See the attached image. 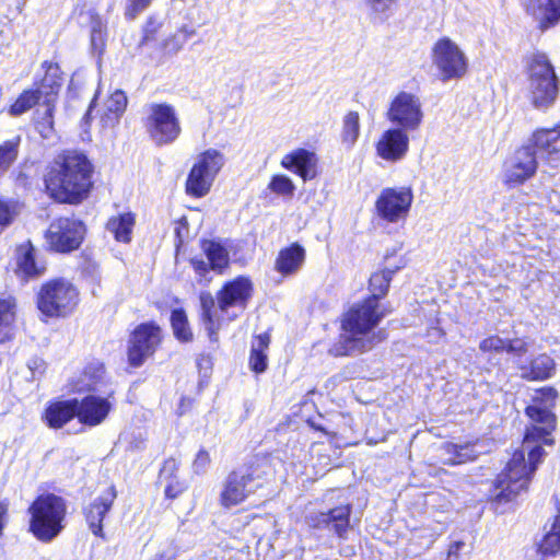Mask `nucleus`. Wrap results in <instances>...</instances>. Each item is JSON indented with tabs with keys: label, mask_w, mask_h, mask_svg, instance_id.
Masks as SVG:
<instances>
[{
	"label": "nucleus",
	"mask_w": 560,
	"mask_h": 560,
	"mask_svg": "<svg viewBox=\"0 0 560 560\" xmlns=\"http://www.w3.org/2000/svg\"><path fill=\"white\" fill-rule=\"evenodd\" d=\"M161 483L164 485V492L168 499L177 498L186 489L185 481L180 480L178 477L171 478Z\"/></svg>",
	"instance_id": "obj_46"
},
{
	"label": "nucleus",
	"mask_w": 560,
	"mask_h": 560,
	"mask_svg": "<svg viewBox=\"0 0 560 560\" xmlns=\"http://www.w3.org/2000/svg\"><path fill=\"white\" fill-rule=\"evenodd\" d=\"M43 67L46 69V72L35 90L43 97L42 105H55L62 85L61 71L57 63L44 62Z\"/></svg>",
	"instance_id": "obj_25"
},
{
	"label": "nucleus",
	"mask_w": 560,
	"mask_h": 560,
	"mask_svg": "<svg viewBox=\"0 0 560 560\" xmlns=\"http://www.w3.org/2000/svg\"><path fill=\"white\" fill-rule=\"evenodd\" d=\"M528 91L532 105L538 110H547L559 95V78L548 56L533 54L527 60Z\"/></svg>",
	"instance_id": "obj_5"
},
{
	"label": "nucleus",
	"mask_w": 560,
	"mask_h": 560,
	"mask_svg": "<svg viewBox=\"0 0 560 560\" xmlns=\"http://www.w3.org/2000/svg\"><path fill=\"white\" fill-rule=\"evenodd\" d=\"M151 24H152V21L150 20V21L148 22V25H147L145 30H144V33H145L144 38H143L144 40L150 39V37L153 35V34H151V33L149 32V26H150Z\"/></svg>",
	"instance_id": "obj_54"
},
{
	"label": "nucleus",
	"mask_w": 560,
	"mask_h": 560,
	"mask_svg": "<svg viewBox=\"0 0 560 560\" xmlns=\"http://www.w3.org/2000/svg\"><path fill=\"white\" fill-rule=\"evenodd\" d=\"M253 282L248 277L238 276L224 283L217 293L220 311L226 312L231 307L244 310L253 294Z\"/></svg>",
	"instance_id": "obj_16"
},
{
	"label": "nucleus",
	"mask_w": 560,
	"mask_h": 560,
	"mask_svg": "<svg viewBox=\"0 0 560 560\" xmlns=\"http://www.w3.org/2000/svg\"><path fill=\"white\" fill-rule=\"evenodd\" d=\"M316 154L305 149L294 150L281 160L282 167L298 174L304 182L316 176Z\"/></svg>",
	"instance_id": "obj_22"
},
{
	"label": "nucleus",
	"mask_w": 560,
	"mask_h": 560,
	"mask_svg": "<svg viewBox=\"0 0 560 560\" xmlns=\"http://www.w3.org/2000/svg\"><path fill=\"white\" fill-rule=\"evenodd\" d=\"M268 188L272 192L284 197H292L295 190L293 182L285 175H275Z\"/></svg>",
	"instance_id": "obj_43"
},
{
	"label": "nucleus",
	"mask_w": 560,
	"mask_h": 560,
	"mask_svg": "<svg viewBox=\"0 0 560 560\" xmlns=\"http://www.w3.org/2000/svg\"><path fill=\"white\" fill-rule=\"evenodd\" d=\"M539 550L544 556L560 553V515L556 517L551 530L544 537Z\"/></svg>",
	"instance_id": "obj_40"
},
{
	"label": "nucleus",
	"mask_w": 560,
	"mask_h": 560,
	"mask_svg": "<svg viewBox=\"0 0 560 560\" xmlns=\"http://www.w3.org/2000/svg\"><path fill=\"white\" fill-rule=\"evenodd\" d=\"M105 46V34L100 23H95L91 32V47L94 51L102 52Z\"/></svg>",
	"instance_id": "obj_48"
},
{
	"label": "nucleus",
	"mask_w": 560,
	"mask_h": 560,
	"mask_svg": "<svg viewBox=\"0 0 560 560\" xmlns=\"http://www.w3.org/2000/svg\"><path fill=\"white\" fill-rule=\"evenodd\" d=\"M387 119L398 128L416 131L423 121L424 113L418 95L401 91L390 102Z\"/></svg>",
	"instance_id": "obj_12"
},
{
	"label": "nucleus",
	"mask_w": 560,
	"mask_h": 560,
	"mask_svg": "<svg viewBox=\"0 0 560 560\" xmlns=\"http://www.w3.org/2000/svg\"><path fill=\"white\" fill-rule=\"evenodd\" d=\"M35 113L36 129L44 139H49L54 133V109L55 105H42Z\"/></svg>",
	"instance_id": "obj_37"
},
{
	"label": "nucleus",
	"mask_w": 560,
	"mask_h": 560,
	"mask_svg": "<svg viewBox=\"0 0 560 560\" xmlns=\"http://www.w3.org/2000/svg\"><path fill=\"white\" fill-rule=\"evenodd\" d=\"M526 12L534 18L540 30L555 26L560 21V0H525Z\"/></svg>",
	"instance_id": "obj_23"
},
{
	"label": "nucleus",
	"mask_w": 560,
	"mask_h": 560,
	"mask_svg": "<svg viewBox=\"0 0 560 560\" xmlns=\"http://www.w3.org/2000/svg\"><path fill=\"white\" fill-rule=\"evenodd\" d=\"M556 397L557 393L553 388H542L537 393L535 402L526 408V413L533 424L527 429L522 450L513 454L505 470L498 476L497 492L493 495V501L497 504L510 502L525 490L530 475L542 460L545 451L540 445L532 447V442L552 444L549 435L555 429V416L551 412V407Z\"/></svg>",
	"instance_id": "obj_1"
},
{
	"label": "nucleus",
	"mask_w": 560,
	"mask_h": 560,
	"mask_svg": "<svg viewBox=\"0 0 560 560\" xmlns=\"http://www.w3.org/2000/svg\"><path fill=\"white\" fill-rule=\"evenodd\" d=\"M171 324L174 336L182 342L192 340V332L188 325V319L183 310H174L171 315Z\"/></svg>",
	"instance_id": "obj_39"
},
{
	"label": "nucleus",
	"mask_w": 560,
	"mask_h": 560,
	"mask_svg": "<svg viewBox=\"0 0 560 560\" xmlns=\"http://www.w3.org/2000/svg\"><path fill=\"white\" fill-rule=\"evenodd\" d=\"M20 137L5 141L0 145V177L11 167L19 154Z\"/></svg>",
	"instance_id": "obj_38"
},
{
	"label": "nucleus",
	"mask_w": 560,
	"mask_h": 560,
	"mask_svg": "<svg viewBox=\"0 0 560 560\" xmlns=\"http://www.w3.org/2000/svg\"><path fill=\"white\" fill-rule=\"evenodd\" d=\"M390 280L392 271L389 270L373 273L370 278V298L380 302V299L386 294Z\"/></svg>",
	"instance_id": "obj_41"
},
{
	"label": "nucleus",
	"mask_w": 560,
	"mask_h": 560,
	"mask_svg": "<svg viewBox=\"0 0 560 560\" xmlns=\"http://www.w3.org/2000/svg\"><path fill=\"white\" fill-rule=\"evenodd\" d=\"M408 130L395 127L384 131L375 144L376 154L386 162L396 163L409 151Z\"/></svg>",
	"instance_id": "obj_17"
},
{
	"label": "nucleus",
	"mask_w": 560,
	"mask_h": 560,
	"mask_svg": "<svg viewBox=\"0 0 560 560\" xmlns=\"http://www.w3.org/2000/svg\"><path fill=\"white\" fill-rule=\"evenodd\" d=\"M78 303V289L62 278L44 283L37 294V307L47 317H65L75 310Z\"/></svg>",
	"instance_id": "obj_9"
},
{
	"label": "nucleus",
	"mask_w": 560,
	"mask_h": 560,
	"mask_svg": "<svg viewBox=\"0 0 560 560\" xmlns=\"http://www.w3.org/2000/svg\"><path fill=\"white\" fill-rule=\"evenodd\" d=\"M74 401L77 418L82 424L89 427H96L104 422L113 408L110 396L88 395L83 399H74Z\"/></svg>",
	"instance_id": "obj_19"
},
{
	"label": "nucleus",
	"mask_w": 560,
	"mask_h": 560,
	"mask_svg": "<svg viewBox=\"0 0 560 560\" xmlns=\"http://www.w3.org/2000/svg\"><path fill=\"white\" fill-rule=\"evenodd\" d=\"M175 39H176V37H174V38H173L172 40H170V42H166V43H165V48H167V49H172V50H174V51H177L178 49H180V47L183 46V42H176V43L172 46V48H170V46H171L172 42H174Z\"/></svg>",
	"instance_id": "obj_53"
},
{
	"label": "nucleus",
	"mask_w": 560,
	"mask_h": 560,
	"mask_svg": "<svg viewBox=\"0 0 560 560\" xmlns=\"http://www.w3.org/2000/svg\"><path fill=\"white\" fill-rule=\"evenodd\" d=\"M150 2L151 0H129L126 14L130 19H135L141 11H143L150 4Z\"/></svg>",
	"instance_id": "obj_51"
},
{
	"label": "nucleus",
	"mask_w": 560,
	"mask_h": 560,
	"mask_svg": "<svg viewBox=\"0 0 560 560\" xmlns=\"http://www.w3.org/2000/svg\"><path fill=\"white\" fill-rule=\"evenodd\" d=\"M45 264L36 259V252L31 242L19 245L15 249V275L22 280L39 277L44 273Z\"/></svg>",
	"instance_id": "obj_21"
},
{
	"label": "nucleus",
	"mask_w": 560,
	"mask_h": 560,
	"mask_svg": "<svg viewBox=\"0 0 560 560\" xmlns=\"http://www.w3.org/2000/svg\"><path fill=\"white\" fill-rule=\"evenodd\" d=\"M42 101L43 97L36 90H25L10 106L9 114L14 117L21 116L30 110L34 105L38 104L40 106Z\"/></svg>",
	"instance_id": "obj_36"
},
{
	"label": "nucleus",
	"mask_w": 560,
	"mask_h": 560,
	"mask_svg": "<svg viewBox=\"0 0 560 560\" xmlns=\"http://www.w3.org/2000/svg\"><path fill=\"white\" fill-rule=\"evenodd\" d=\"M209 464H210L209 453L206 450H200L197 453L196 458L192 463V468H194L195 472L201 474L207 469Z\"/></svg>",
	"instance_id": "obj_50"
},
{
	"label": "nucleus",
	"mask_w": 560,
	"mask_h": 560,
	"mask_svg": "<svg viewBox=\"0 0 560 560\" xmlns=\"http://www.w3.org/2000/svg\"><path fill=\"white\" fill-rule=\"evenodd\" d=\"M95 100H96V96L93 98V101H92V103H91V105H90V107H89V110H88V113H86V115H85V117H84V119H85V120H88V119H89V117H90V113H91V110H92V107H93V105H94Z\"/></svg>",
	"instance_id": "obj_55"
},
{
	"label": "nucleus",
	"mask_w": 560,
	"mask_h": 560,
	"mask_svg": "<svg viewBox=\"0 0 560 560\" xmlns=\"http://www.w3.org/2000/svg\"><path fill=\"white\" fill-rule=\"evenodd\" d=\"M397 0H365L374 13L386 14L395 5Z\"/></svg>",
	"instance_id": "obj_49"
},
{
	"label": "nucleus",
	"mask_w": 560,
	"mask_h": 560,
	"mask_svg": "<svg viewBox=\"0 0 560 560\" xmlns=\"http://www.w3.org/2000/svg\"><path fill=\"white\" fill-rule=\"evenodd\" d=\"M412 201L413 194L410 187L384 188L375 201L376 213L388 223H397L407 218Z\"/></svg>",
	"instance_id": "obj_14"
},
{
	"label": "nucleus",
	"mask_w": 560,
	"mask_h": 560,
	"mask_svg": "<svg viewBox=\"0 0 560 560\" xmlns=\"http://www.w3.org/2000/svg\"><path fill=\"white\" fill-rule=\"evenodd\" d=\"M359 136H360L359 114L357 112H349L343 117L342 133H341L342 143L348 149H351L355 144Z\"/></svg>",
	"instance_id": "obj_35"
},
{
	"label": "nucleus",
	"mask_w": 560,
	"mask_h": 560,
	"mask_svg": "<svg viewBox=\"0 0 560 560\" xmlns=\"http://www.w3.org/2000/svg\"><path fill=\"white\" fill-rule=\"evenodd\" d=\"M224 162V155L215 149H209L199 154L188 174L186 192L196 198L206 196Z\"/></svg>",
	"instance_id": "obj_11"
},
{
	"label": "nucleus",
	"mask_w": 560,
	"mask_h": 560,
	"mask_svg": "<svg viewBox=\"0 0 560 560\" xmlns=\"http://www.w3.org/2000/svg\"><path fill=\"white\" fill-rule=\"evenodd\" d=\"M162 341L161 328L153 323L139 325L132 332L128 359L131 365L140 366L145 359L151 357Z\"/></svg>",
	"instance_id": "obj_15"
},
{
	"label": "nucleus",
	"mask_w": 560,
	"mask_h": 560,
	"mask_svg": "<svg viewBox=\"0 0 560 560\" xmlns=\"http://www.w3.org/2000/svg\"><path fill=\"white\" fill-rule=\"evenodd\" d=\"M271 475L272 468L267 459L257 460L245 472L233 471L223 486L221 504L226 509L241 504L262 488Z\"/></svg>",
	"instance_id": "obj_7"
},
{
	"label": "nucleus",
	"mask_w": 560,
	"mask_h": 560,
	"mask_svg": "<svg viewBox=\"0 0 560 560\" xmlns=\"http://www.w3.org/2000/svg\"><path fill=\"white\" fill-rule=\"evenodd\" d=\"M533 145L516 150L504 164V183L518 186L533 177L537 171V156L555 166L560 162V125L534 133Z\"/></svg>",
	"instance_id": "obj_4"
},
{
	"label": "nucleus",
	"mask_w": 560,
	"mask_h": 560,
	"mask_svg": "<svg viewBox=\"0 0 560 560\" xmlns=\"http://www.w3.org/2000/svg\"><path fill=\"white\" fill-rule=\"evenodd\" d=\"M528 351V343L521 338L508 340L505 345V352L513 355L514 362L517 365V362L525 363L522 358Z\"/></svg>",
	"instance_id": "obj_44"
},
{
	"label": "nucleus",
	"mask_w": 560,
	"mask_h": 560,
	"mask_svg": "<svg viewBox=\"0 0 560 560\" xmlns=\"http://www.w3.org/2000/svg\"><path fill=\"white\" fill-rule=\"evenodd\" d=\"M73 417H77L74 399L52 402L45 410V419L51 428H61Z\"/></svg>",
	"instance_id": "obj_30"
},
{
	"label": "nucleus",
	"mask_w": 560,
	"mask_h": 560,
	"mask_svg": "<svg viewBox=\"0 0 560 560\" xmlns=\"http://www.w3.org/2000/svg\"><path fill=\"white\" fill-rule=\"evenodd\" d=\"M350 505H342L328 512L311 511L305 516V522L311 528H331L339 537H345L350 523Z\"/></svg>",
	"instance_id": "obj_18"
},
{
	"label": "nucleus",
	"mask_w": 560,
	"mask_h": 560,
	"mask_svg": "<svg viewBox=\"0 0 560 560\" xmlns=\"http://www.w3.org/2000/svg\"><path fill=\"white\" fill-rule=\"evenodd\" d=\"M85 228L74 218L54 220L45 235L49 248L57 253H69L77 249L83 241Z\"/></svg>",
	"instance_id": "obj_13"
},
{
	"label": "nucleus",
	"mask_w": 560,
	"mask_h": 560,
	"mask_svg": "<svg viewBox=\"0 0 560 560\" xmlns=\"http://www.w3.org/2000/svg\"><path fill=\"white\" fill-rule=\"evenodd\" d=\"M270 336L268 332L256 336L252 341L249 355V368L255 373H262L268 366V357L266 351L269 348Z\"/></svg>",
	"instance_id": "obj_31"
},
{
	"label": "nucleus",
	"mask_w": 560,
	"mask_h": 560,
	"mask_svg": "<svg viewBox=\"0 0 560 560\" xmlns=\"http://www.w3.org/2000/svg\"><path fill=\"white\" fill-rule=\"evenodd\" d=\"M304 260L305 249L299 244H293L280 250L276 260V270L283 276L293 275L300 270Z\"/></svg>",
	"instance_id": "obj_27"
},
{
	"label": "nucleus",
	"mask_w": 560,
	"mask_h": 560,
	"mask_svg": "<svg viewBox=\"0 0 560 560\" xmlns=\"http://www.w3.org/2000/svg\"><path fill=\"white\" fill-rule=\"evenodd\" d=\"M15 320V301L11 296L0 295V342L11 337Z\"/></svg>",
	"instance_id": "obj_33"
},
{
	"label": "nucleus",
	"mask_w": 560,
	"mask_h": 560,
	"mask_svg": "<svg viewBox=\"0 0 560 560\" xmlns=\"http://www.w3.org/2000/svg\"><path fill=\"white\" fill-rule=\"evenodd\" d=\"M116 499L114 487L104 491L93 503L86 509L85 517L90 529L96 536L103 537L102 522L106 513L112 508Z\"/></svg>",
	"instance_id": "obj_24"
},
{
	"label": "nucleus",
	"mask_w": 560,
	"mask_h": 560,
	"mask_svg": "<svg viewBox=\"0 0 560 560\" xmlns=\"http://www.w3.org/2000/svg\"><path fill=\"white\" fill-rule=\"evenodd\" d=\"M156 28H158V25H154V23L152 22V24L149 26V32L151 34H153L156 31Z\"/></svg>",
	"instance_id": "obj_56"
},
{
	"label": "nucleus",
	"mask_w": 560,
	"mask_h": 560,
	"mask_svg": "<svg viewBox=\"0 0 560 560\" xmlns=\"http://www.w3.org/2000/svg\"><path fill=\"white\" fill-rule=\"evenodd\" d=\"M505 345H506V339H502L499 336H490L480 342L479 349L482 352L500 353V352L505 351Z\"/></svg>",
	"instance_id": "obj_45"
},
{
	"label": "nucleus",
	"mask_w": 560,
	"mask_h": 560,
	"mask_svg": "<svg viewBox=\"0 0 560 560\" xmlns=\"http://www.w3.org/2000/svg\"><path fill=\"white\" fill-rule=\"evenodd\" d=\"M202 252L207 257V261L202 258L195 257L191 265L197 273L203 276L209 269L221 272L229 265V253L226 248L214 241H203Z\"/></svg>",
	"instance_id": "obj_20"
},
{
	"label": "nucleus",
	"mask_w": 560,
	"mask_h": 560,
	"mask_svg": "<svg viewBox=\"0 0 560 560\" xmlns=\"http://www.w3.org/2000/svg\"><path fill=\"white\" fill-rule=\"evenodd\" d=\"M442 450L446 455H448V457L444 459V464L451 466L472 460L477 456L472 447L468 444L457 445L447 443L442 447Z\"/></svg>",
	"instance_id": "obj_34"
},
{
	"label": "nucleus",
	"mask_w": 560,
	"mask_h": 560,
	"mask_svg": "<svg viewBox=\"0 0 560 560\" xmlns=\"http://www.w3.org/2000/svg\"><path fill=\"white\" fill-rule=\"evenodd\" d=\"M179 463L175 458H167L160 470V482L171 478H177Z\"/></svg>",
	"instance_id": "obj_47"
},
{
	"label": "nucleus",
	"mask_w": 560,
	"mask_h": 560,
	"mask_svg": "<svg viewBox=\"0 0 560 560\" xmlns=\"http://www.w3.org/2000/svg\"><path fill=\"white\" fill-rule=\"evenodd\" d=\"M91 174L92 165L84 154L67 151L54 160L45 185L54 199L77 203L88 196L92 185Z\"/></svg>",
	"instance_id": "obj_3"
},
{
	"label": "nucleus",
	"mask_w": 560,
	"mask_h": 560,
	"mask_svg": "<svg viewBox=\"0 0 560 560\" xmlns=\"http://www.w3.org/2000/svg\"><path fill=\"white\" fill-rule=\"evenodd\" d=\"M135 225V217L131 213H122L108 220L106 229L115 240L122 243L131 241V233Z\"/></svg>",
	"instance_id": "obj_32"
},
{
	"label": "nucleus",
	"mask_w": 560,
	"mask_h": 560,
	"mask_svg": "<svg viewBox=\"0 0 560 560\" xmlns=\"http://www.w3.org/2000/svg\"><path fill=\"white\" fill-rule=\"evenodd\" d=\"M30 530L40 541H51L63 529L65 501L55 494L39 495L28 508Z\"/></svg>",
	"instance_id": "obj_6"
},
{
	"label": "nucleus",
	"mask_w": 560,
	"mask_h": 560,
	"mask_svg": "<svg viewBox=\"0 0 560 560\" xmlns=\"http://www.w3.org/2000/svg\"><path fill=\"white\" fill-rule=\"evenodd\" d=\"M465 544L463 541H455L448 548V558L457 557L459 551L464 548Z\"/></svg>",
	"instance_id": "obj_52"
},
{
	"label": "nucleus",
	"mask_w": 560,
	"mask_h": 560,
	"mask_svg": "<svg viewBox=\"0 0 560 560\" xmlns=\"http://www.w3.org/2000/svg\"><path fill=\"white\" fill-rule=\"evenodd\" d=\"M143 126L150 140L159 147L175 142L182 132L177 112L167 103L147 105Z\"/></svg>",
	"instance_id": "obj_8"
},
{
	"label": "nucleus",
	"mask_w": 560,
	"mask_h": 560,
	"mask_svg": "<svg viewBox=\"0 0 560 560\" xmlns=\"http://www.w3.org/2000/svg\"><path fill=\"white\" fill-rule=\"evenodd\" d=\"M20 213V205L11 199H0V234L9 228Z\"/></svg>",
	"instance_id": "obj_42"
},
{
	"label": "nucleus",
	"mask_w": 560,
	"mask_h": 560,
	"mask_svg": "<svg viewBox=\"0 0 560 560\" xmlns=\"http://www.w3.org/2000/svg\"><path fill=\"white\" fill-rule=\"evenodd\" d=\"M201 318L211 342H218L220 322L214 310L215 300L209 292H201L200 296Z\"/></svg>",
	"instance_id": "obj_29"
},
{
	"label": "nucleus",
	"mask_w": 560,
	"mask_h": 560,
	"mask_svg": "<svg viewBox=\"0 0 560 560\" xmlns=\"http://www.w3.org/2000/svg\"><path fill=\"white\" fill-rule=\"evenodd\" d=\"M127 96L121 90L114 91L104 102L101 121L103 127L114 128L119 124L127 107Z\"/></svg>",
	"instance_id": "obj_26"
},
{
	"label": "nucleus",
	"mask_w": 560,
	"mask_h": 560,
	"mask_svg": "<svg viewBox=\"0 0 560 560\" xmlns=\"http://www.w3.org/2000/svg\"><path fill=\"white\" fill-rule=\"evenodd\" d=\"M388 312L374 298H368L354 304L343 316L345 332L331 347L330 353L336 357L353 355L371 350L377 342L385 339L384 331L372 330Z\"/></svg>",
	"instance_id": "obj_2"
},
{
	"label": "nucleus",
	"mask_w": 560,
	"mask_h": 560,
	"mask_svg": "<svg viewBox=\"0 0 560 560\" xmlns=\"http://www.w3.org/2000/svg\"><path fill=\"white\" fill-rule=\"evenodd\" d=\"M431 61L442 82L463 79L469 68L464 49L447 36L439 38L431 48Z\"/></svg>",
	"instance_id": "obj_10"
},
{
	"label": "nucleus",
	"mask_w": 560,
	"mask_h": 560,
	"mask_svg": "<svg viewBox=\"0 0 560 560\" xmlns=\"http://www.w3.org/2000/svg\"><path fill=\"white\" fill-rule=\"evenodd\" d=\"M517 368L523 378L546 380L552 375L555 362L549 355L540 354L529 363L517 362Z\"/></svg>",
	"instance_id": "obj_28"
}]
</instances>
